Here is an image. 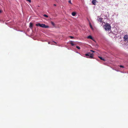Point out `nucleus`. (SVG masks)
<instances>
[{"instance_id":"1","label":"nucleus","mask_w":128,"mask_h":128,"mask_svg":"<svg viewBox=\"0 0 128 128\" xmlns=\"http://www.w3.org/2000/svg\"><path fill=\"white\" fill-rule=\"evenodd\" d=\"M104 28L106 30H109L111 28L109 24H106L104 26Z\"/></svg>"},{"instance_id":"2","label":"nucleus","mask_w":128,"mask_h":128,"mask_svg":"<svg viewBox=\"0 0 128 128\" xmlns=\"http://www.w3.org/2000/svg\"><path fill=\"white\" fill-rule=\"evenodd\" d=\"M90 54V52H88L87 54H85V55L86 56H88V57H87V58H94L93 56L92 55H90L89 54Z\"/></svg>"},{"instance_id":"3","label":"nucleus","mask_w":128,"mask_h":128,"mask_svg":"<svg viewBox=\"0 0 128 128\" xmlns=\"http://www.w3.org/2000/svg\"><path fill=\"white\" fill-rule=\"evenodd\" d=\"M41 27L44 28H48L49 27V26H46L45 24H42Z\"/></svg>"},{"instance_id":"4","label":"nucleus","mask_w":128,"mask_h":128,"mask_svg":"<svg viewBox=\"0 0 128 128\" xmlns=\"http://www.w3.org/2000/svg\"><path fill=\"white\" fill-rule=\"evenodd\" d=\"M124 39L125 41L128 40V35H124Z\"/></svg>"},{"instance_id":"5","label":"nucleus","mask_w":128,"mask_h":128,"mask_svg":"<svg viewBox=\"0 0 128 128\" xmlns=\"http://www.w3.org/2000/svg\"><path fill=\"white\" fill-rule=\"evenodd\" d=\"M102 18H100L99 17H98V22H102Z\"/></svg>"},{"instance_id":"6","label":"nucleus","mask_w":128,"mask_h":128,"mask_svg":"<svg viewBox=\"0 0 128 128\" xmlns=\"http://www.w3.org/2000/svg\"><path fill=\"white\" fill-rule=\"evenodd\" d=\"M33 24L32 23L30 22V24L29 27L31 29H32L33 27Z\"/></svg>"},{"instance_id":"7","label":"nucleus","mask_w":128,"mask_h":128,"mask_svg":"<svg viewBox=\"0 0 128 128\" xmlns=\"http://www.w3.org/2000/svg\"><path fill=\"white\" fill-rule=\"evenodd\" d=\"M96 0H92V2L93 4L94 5H95L96 4Z\"/></svg>"},{"instance_id":"8","label":"nucleus","mask_w":128,"mask_h":128,"mask_svg":"<svg viewBox=\"0 0 128 128\" xmlns=\"http://www.w3.org/2000/svg\"><path fill=\"white\" fill-rule=\"evenodd\" d=\"M87 38H88V39H90L92 40L93 39L92 37L91 36H88V37Z\"/></svg>"},{"instance_id":"9","label":"nucleus","mask_w":128,"mask_h":128,"mask_svg":"<svg viewBox=\"0 0 128 128\" xmlns=\"http://www.w3.org/2000/svg\"><path fill=\"white\" fill-rule=\"evenodd\" d=\"M42 24H40V23H38L36 24V25L37 26H39L40 27L41 26Z\"/></svg>"},{"instance_id":"10","label":"nucleus","mask_w":128,"mask_h":128,"mask_svg":"<svg viewBox=\"0 0 128 128\" xmlns=\"http://www.w3.org/2000/svg\"><path fill=\"white\" fill-rule=\"evenodd\" d=\"M42 24H40V23H38L36 24V25L37 26H39L40 27L41 26Z\"/></svg>"},{"instance_id":"11","label":"nucleus","mask_w":128,"mask_h":128,"mask_svg":"<svg viewBox=\"0 0 128 128\" xmlns=\"http://www.w3.org/2000/svg\"><path fill=\"white\" fill-rule=\"evenodd\" d=\"M72 14L73 16H75L76 14V13L75 12H73L72 13Z\"/></svg>"},{"instance_id":"12","label":"nucleus","mask_w":128,"mask_h":128,"mask_svg":"<svg viewBox=\"0 0 128 128\" xmlns=\"http://www.w3.org/2000/svg\"><path fill=\"white\" fill-rule=\"evenodd\" d=\"M98 58H100L102 60L104 61H105V60L102 57L100 56H98Z\"/></svg>"},{"instance_id":"13","label":"nucleus","mask_w":128,"mask_h":128,"mask_svg":"<svg viewBox=\"0 0 128 128\" xmlns=\"http://www.w3.org/2000/svg\"><path fill=\"white\" fill-rule=\"evenodd\" d=\"M70 44L72 46H73L74 45V44L73 43V42L72 41L70 42Z\"/></svg>"},{"instance_id":"14","label":"nucleus","mask_w":128,"mask_h":128,"mask_svg":"<svg viewBox=\"0 0 128 128\" xmlns=\"http://www.w3.org/2000/svg\"><path fill=\"white\" fill-rule=\"evenodd\" d=\"M76 48H77L78 49H80V48L78 46H76Z\"/></svg>"},{"instance_id":"15","label":"nucleus","mask_w":128,"mask_h":128,"mask_svg":"<svg viewBox=\"0 0 128 128\" xmlns=\"http://www.w3.org/2000/svg\"><path fill=\"white\" fill-rule=\"evenodd\" d=\"M51 24H52L53 25V26H54V23L52 22H51Z\"/></svg>"},{"instance_id":"16","label":"nucleus","mask_w":128,"mask_h":128,"mask_svg":"<svg viewBox=\"0 0 128 128\" xmlns=\"http://www.w3.org/2000/svg\"><path fill=\"white\" fill-rule=\"evenodd\" d=\"M44 16L46 18H48V16L47 15L45 14H44Z\"/></svg>"},{"instance_id":"17","label":"nucleus","mask_w":128,"mask_h":128,"mask_svg":"<svg viewBox=\"0 0 128 128\" xmlns=\"http://www.w3.org/2000/svg\"><path fill=\"white\" fill-rule=\"evenodd\" d=\"M69 37L71 39H73L74 38V37L71 36H70Z\"/></svg>"},{"instance_id":"18","label":"nucleus","mask_w":128,"mask_h":128,"mask_svg":"<svg viewBox=\"0 0 128 128\" xmlns=\"http://www.w3.org/2000/svg\"><path fill=\"white\" fill-rule=\"evenodd\" d=\"M27 1L29 2V3H31V0H26Z\"/></svg>"},{"instance_id":"19","label":"nucleus","mask_w":128,"mask_h":128,"mask_svg":"<svg viewBox=\"0 0 128 128\" xmlns=\"http://www.w3.org/2000/svg\"><path fill=\"white\" fill-rule=\"evenodd\" d=\"M68 2L70 4H72V2H71V1L70 0H69L68 1Z\"/></svg>"},{"instance_id":"20","label":"nucleus","mask_w":128,"mask_h":128,"mask_svg":"<svg viewBox=\"0 0 128 128\" xmlns=\"http://www.w3.org/2000/svg\"><path fill=\"white\" fill-rule=\"evenodd\" d=\"M120 67L121 68H124V66H122V65H120Z\"/></svg>"},{"instance_id":"21","label":"nucleus","mask_w":128,"mask_h":128,"mask_svg":"<svg viewBox=\"0 0 128 128\" xmlns=\"http://www.w3.org/2000/svg\"><path fill=\"white\" fill-rule=\"evenodd\" d=\"M89 54L90 55H92V56H94V54H93V53H92V54Z\"/></svg>"},{"instance_id":"22","label":"nucleus","mask_w":128,"mask_h":128,"mask_svg":"<svg viewBox=\"0 0 128 128\" xmlns=\"http://www.w3.org/2000/svg\"><path fill=\"white\" fill-rule=\"evenodd\" d=\"M90 51H91V52H95L94 51H93V50H90Z\"/></svg>"},{"instance_id":"23","label":"nucleus","mask_w":128,"mask_h":128,"mask_svg":"<svg viewBox=\"0 0 128 128\" xmlns=\"http://www.w3.org/2000/svg\"><path fill=\"white\" fill-rule=\"evenodd\" d=\"M90 28H92V26L91 25H90Z\"/></svg>"},{"instance_id":"24","label":"nucleus","mask_w":128,"mask_h":128,"mask_svg":"<svg viewBox=\"0 0 128 128\" xmlns=\"http://www.w3.org/2000/svg\"><path fill=\"white\" fill-rule=\"evenodd\" d=\"M54 6H56V4H54Z\"/></svg>"},{"instance_id":"25","label":"nucleus","mask_w":128,"mask_h":128,"mask_svg":"<svg viewBox=\"0 0 128 128\" xmlns=\"http://www.w3.org/2000/svg\"><path fill=\"white\" fill-rule=\"evenodd\" d=\"M1 10H0V13H1Z\"/></svg>"},{"instance_id":"26","label":"nucleus","mask_w":128,"mask_h":128,"mask_svg":"<svg viewBox=\"0 0 128 128\" xmlns=\"http://www.w3.org/2000/svg\"><path fill=\"white\" fill-rule=\"evenodd\" d=\"M48 44H50V42H48Z\"/></svg>"},{"instance_id":"27","label":"nucleus","mask_w":128,"mask_h":128,"mask_svg":"<svg viewBox=\"0 0 128 128\" xmlns=\"http://www.w3.org/2000/svg\"><path fill=\"white\" fill-rule=\"evenodd\" d=\"M54 42L55 43V44H56V43L55 42Z\"/></svg>"}]
</instances>
